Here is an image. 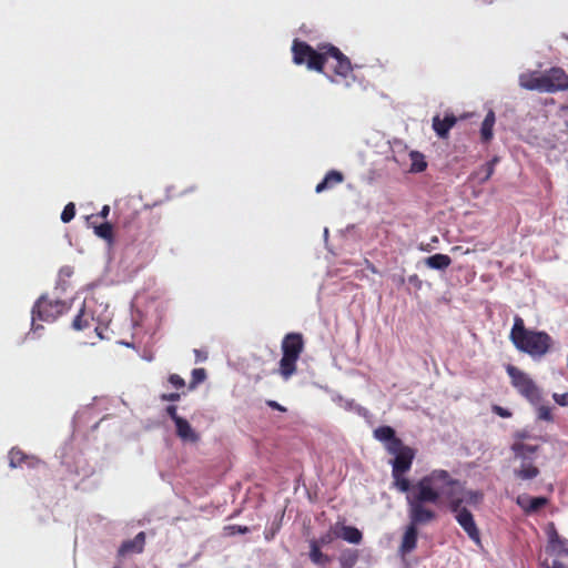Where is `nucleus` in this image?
Here are the masks:
<instances>
[{
	"label": "nucleus",
	"mask_w": 568,
	"mask_h": 568,
	"mask_svg": "<svg viewBox=\"0 0 568 568\" xmlns=\"http://www.w3.org/2000/svg\"><path fill=\"white\" fill-rule=\"evenodd\" d=\"M392 464L393 487L399 493L406 494V500L413 496H418L420 490L429 491L433 497H443V488L458 486L459 480L453 478L445 469H434L429 474L420 477L414 484L405 476L412 468L415 450L404 445L396 449Z\"/></svg>",
	"instance_id": "obj_1"
},
{
	"label": "nucleus",
	"mask_w": 568,
	"mask_h": 568,
	"mask_svg": "<svg viewBox=\"0 0 568 568\" xmlns=\"http://www.w3.org/2000/svg\"><path fill=\"white\" fill-rule=\"evenodd\" d=\"M443 497H433L429 491L420 490L418 496L406 500L409 523L405 528L399 546V552L405 556L410 554L417 546L418 527L435 521L438 517L432 506H438Z\"/></svg>",
	"instance_id": "obj_2"
},
{
	"label": "nucleus",
	"mask_w": 568,
	"mask_h": 568,
	"mask_svg": "<svg viewBox=\"0 0 568 568\" xmlns=\"http://www.w3.org/2000/svg\"><path fill=\"white\" fill-rule=\"evenodd\" d=\"M509 339L519 352L532 358L544 357L552 346V338L547 332L526 328L524 320L518 315L514 317Z\"/></svg>",
	"instance_id": "obj_3"
},
{
	"label": "nucleus",
	"mask_w": 568,
	"mask_h": 568,
	"mask_svg": "<svg viewBox=\"0 0 568 568\" xmlns=\"http://www.w3.org/2000/svg\"><path fill=\"white\" fill-rule=\"evenodd\" d=\"M519 84L526 90L556 93L568 90V74L559 67H552L542 73L525 72L519 75Z\"/></svg>",
	"instance_id": "obj_4"
},
{
	"label": "nucleus",
	"mask_w": 568,
	"mask_h": 568,
	"mask_svg": "<svg viewBox=\"0 0 568 568\" xmlns=\"http://www.w3.org/2000/svg\"><path fill=\"white\" fill-rule=\"evenodd\" d=\"M332 43H320L315 50L305 41L295 39L292 43L293 62L297 65L306 64L308 70L324 73L327 64V48Z\"/></svg>",
	"instance_id": "obj_5"
},
{
	"label": "nucleus",
	"mask_w": 568,
	"mask_h": 568,
	"mask_svg": "<svg viewBox=\"0 0 568 568\" xmlns=\"http://www.w3.org/2000/svg\"><path fill=\"white\" fill-rule=\"evenodd\" d=\"M282 358L278 363V374L283 379H290L297 371V361L304 351V338L301 333H288L281 344Z\"/></svg>",
	"instance_id": "obj_6"
},
{
	"label": "nucleus",
	"mask_w": 568,
	"mask_h": 568,
	"mask_svg": "<svg viewBox=\"0 0 568 568\" xmlns=\"http://www.w3.org/2000/svg\"><path fill=\"white\" fill-rule=\"evenodd\" d=\"M453 487L443 488V499L447 500L449 510L455 514V519L459 526L464 529L467 536L475 542H480V532L475 523L473 514L465 507H463L464 499L458 498L454 493ZM457 487H462V484Z\"/></svg>",
	"instance_id": "obj_7"
},
{
	"label": "nucleus",
	"mask_w": 568,
	"mask_h": 568,
	"mask_svg": "<svg viewBox=\"0 0 568 568\" xmlns=\"http://www.w3.org/2000/svg\"><path fill=\"white\" fill-rule=\"evenodd\" d=\"M71 308V303L59 297H50L49 295H41L32 307V327L38 329L42 327L37 324L40 322H53L59 316L63 315Z\"/></svg>",
	"instance_id": "obj_8"
},
{
	"label": "nucleus",
	"mask_w": 568,
	"mask_h": 568,
	"mask_svg": "<svg viewBox=\"0 0 568 568\" xmlns=\"http://www.w3.org/2000/svg\"><path fill=\"white\" fill-rule=\"evenodd\" d=\"M506 372L510 378L513 387L528 402L537 404L541 399V393L535 381L518 367L508 364Z\"/></svg>",
	"instance_id": "obj_9"
},
{
	"label": "nucleus",
	"mask_w": 568,
	"mask_h": 568,
	"mask_svg": "<svg viewBox=\"0 0 568 568\" xmlns=\"http://www.w3.org/2000/svg\"><path fill=\"white\" fill-rule=\"evenodd\" d=\"M326 53L327 62L329 60L333 61L329 65L332 74H327L332 82L338 83L342 80H347L349 77L354 78L351 60L337 47L331 44Z\"/></svg>",
	"instance_id": "obj_10"
},
{
	"label": "nucleus",
	"mask_w": 568,
	"mask_h": 568,
	"mask_svg": "<svg viewBox=\"0 0 568 568\" xmlns=\"http://www.w3.org/2000/svg\"><path fill=\"white\" fill-rule=\"evenodd\" d=\"M545 532L547 536L546 552L555 557H568V539L559 535L552 521L546 525Z\"/></svg>",
	"instance_id": "obj_11"
},
{
	"label": "nucleus",
	"mask_w": 568,
	"mask_h": 568,
	"mask_svg": "<svg viewBox=\"0 0 568 568\" xmlns=\"http://www.w3.org/2000/svg\"><path fill=\"white\" fill-rule=\"evenodd\" d=\"M374 438L383 443L387 453H395L402 446L403 440L396 436L390 426H379L373 432Z\"/></svg>",
	"instance_id": "obj_12"
},
{
	"label": "nucleus",
	"mask_w": 568,
	"mask_h": 568,
	"mask_svg": "<svg viewBox=\"0 0 568 568\" xmlns=\"http://www.w3.org/2000/svg\"><path fill=\"white\" fill-rule=\"evenodd\" d=\"M145 545V532L140 531L133 539H129L122 542L118 550L120 557H124L129 554H141Z\"/></svg>",
	"instance_id": "obj_13"
},
{
	"label": "nucleus",
	"mask_w": 568,
	"mask_h": 568,
	"mask_svg": "<svg viewBox=\"0 0 568 568\" xmlns=\"http://www.w3.org/2000/svg\"><path fill=\"white\" fill-rule=\"evenodd\" d=\"M175 430L176 435L183 442L197 443L200 440L199 434L192 428L185 418H176Z\"/></svg>",
	"instance_id": "obj_14"
},
{
	"label": "nucleus",
	"mask_w": 568,
	"mask_h": 568,
	"mask_svg": "<svg viewBox=\"0 0 568 568\" xmlns=\"http://www.w3.org/2000/svg\"><path fill=\"white\" fill-rule=\"evenodd\" d=\"M23 464H26L28 467H36L38 464H40V460L38 458L31 457L26 455L20 449H11L9 452V465L12 468L21 467Z\"/></svg>",
	"instance_id": "obj_15"
},
{
	"label": "nucleus",
	"mask_w": 568,
	"mask_h": 568,
	"mask_svg": "<svg viewBox=\"0 0 568 568\" xmlns=\"http://www.w3.org/2000/svg\"><path fill=\"white\" fill-rule=\"evenodd\" d=\"M456 122L457 119L454 114H447L444 119L436 115L433 118V129L439 138H446Z\"/></svg>",
	"instance_id": "obj_16"
},
{
	"label": "nucleus",
	"mask_w": 568,
	"mask_h": 568,
	"mask_svg": "<svg viewBox=\"0 0 568 568\" xmlns=\"http://www.w3.org/2000/svg\"><path fill=\"white\" fill-rule=\"evenodd\" d=\"M344 181V175L342 172L336 170L328 171L324 179L316 185L315 192L322 193L326 190L334 187L335 185L342 183Z\"/></svg>",
	"instance_id": "obj_17"
},
{
	"label": "nucleus",
	"mask_w": 568,
	"mask_h": 568,
	"mask_svg": "<svg viewBox=\"0 0 568 568\" xmlns=\"http://www.w3.org/2000/svg\"><path fill=\"white\" fill-rule=\"evenodd\" d=\"M499 162L498 156H494L490 161L478 168L474 173L473 178L478 181L479 184L486 183L495 172V166Z\"/></svg>",
	"instance_id": "obj_18"
},
{
	"label": "nucleus",
	"mask_w": 568,
	"mask_h": 568,
	"mask_svg": "<svg viewBox=\"0 0 568 568\" xmlns=\"http://www.w3.org/2000/svg\"><path fill=\"white\" fill-rule=\"evenodd\" d=\"M496 122L495 112L489 110L481 123L480 140L483 143H488L494 136V125Z\"/></svg>",
	"instance_id": "obj_19"
},
{
	"label": "nucleus",
	"mask_w": 568,
	"mask_h": 568,
	"mask_svg": "<svg viewBox=\"0 0 568 568\" xmlns=\"http://www.w3.org/2000/svg\"><path fill=\"white\" fill-rule=\"evenodd\" d=\"M92 322V314L85 310L84 305H82V307L79 310L78 314L73 318L71 326L75 331H83L85 328L91 327Z\"/></svg>",
	"instance_id": "obj_20"
},
{
	"label": "nucleus",
	"mask_w": 568,
	"mask_h": 568,
	"mask_svg": "<svg viewBox=\"0 0 568 568\" xmlns=\"http://www.w3.org/2000/svg\"><path fill=\"white\" fill-rule=\"evenodd\" d=\"M336 536L347 542L355 545L359 544L363 539L362 531L354 526H342L339 532H337Z\"/></svg>",
	"instance_id": "obj_21"
},
{
	"label": "nucleus",
	"mask_w": 568,
	"mask_h": 568,
	"mask_svg": "<svg viewBox=\"0 0 568 568\" xmlns=\"http://www.w3.org/2000/svg\"><path fill=\"white\" fill-rule=\"evenodd\" d=\"M511 450L515 454L516 458H519L521 460H527L530 458L532 454H535L538 450V446L536 445H527L523 442H515L511 445Z\"/></svg>",
	"instance_id": "obj_22"
},
{
	"label": "nucleus",
	"mask_w": 568,
	"mask_h": 568,
	"mask_svg": "<svg viewBox=\"0 0 568 568\" xmlns=\"http://www.w3.org/2000/svg\"><path fill=\"white\" fill-rule=\"evenodd\" d=\"M425 264L433 270H446L452 264V258L442 253L426 257Z\"/></svg>",
	"instance_id": "obj_23"
},
{
	"label": "nucleus",
	"mask_w": 568,
	"mask_h": 568,
	"mask_svg": "<svg viewBox=\"0 0 568 568\" xmlns=\"http://www.w3.org/2000/svg\"><path fill=\"white\" fill-rule=\"evenodd\" d=\"M538 467L534 466L530 463H526V460H523L521 466L515 470V476L517 478H520L523 480L534 479L539 475Z\"/></svg>",
	"instance_id": "obj_24"
},
{
	"label": "nucleus",
	"mask_w": 568,
	"mask_h": 568,
	"mask_svg": "<svg viewBox=\"0 0 568 568\" xmlns=\"http://www.w3.org/2000/svg\"><path fill=\"white\" fill-rule=\"evenodd\" d=\"M455 488L456 487L453 488L454 493L458 498L464 499V504L469 506H478L484 500V493L480 490H462V496H458Z\"/></svg>",
	"instance_id": "obj_25"
},
{
	"label": "nucleus",
	"mask_w": 568,
	"mask_h": 568,
	"mask_svg": "<svg viewBox=\"0 0 568 568\" xmlns=\"http://www.w3.org/2000/svg\"><path fill=\"white\" fill-rule=\"evenodd\" d=\"M310 559L313 564L318 566H324L331 562V557L323 554L321 547H318L315 542H310Z\"/></svg>",
	"instance_id": "obj_26"
},
{
	"label": "nucleus",
	"mask_w": 568,
	"mask_h": 568,
	"mask_svg": "<svg viewBox=\"0 0 568 568\" xmlns=\"http://www.w3.org/2000/svg\"><path fill=\"white\" fill-rule=\"evenodd\" d=\"M358 551L355 549H345L339 555L341 568H353L358 561Z\"/></svg>",
	"instance_id": "obj_27"
},
{
	"label": "nucleus",
	"mask_w": 568,
	"mask_h": 568,
	"mask_svg": "<svg viewBox=\"0 0 568 568\" xmlns=\"http://www.w3.org/2000/svg\"><path fill=\"white\" fill-rule=\"evenodd\" d=\"M409 158L412 160L410 171L415 173H419L426 170L427 162L425 161V156L418 151H412L409 153Z\"/></svg>",
	"instance_id": "obj_28"
},
{
	"label": "nucleus",
	"mask_w": 568,
	"mask_h": 568,
	"mask_svg": "<svg viewBox=\"0 0 568 568\" xmlns=\"http://www.w3.org/2000/svg\"><path fill=\"white\" fill-rule=\"evenodd\" d=\"M518 505H520L525 511L535 513L542 508L547 503L546 497H531L528 500V505H524L520 499L517 500Z\"/></svg>",
	"instance_id": "obj_29"
},
{
	"label": "nucleus",
	"mask_w": 568,
	"mask_h": 568,
	"mask_svg": "<svg viewBox=\"0 0 568 568\" xmlns=\"http://www.w3.org/2000/svg\"><path fill=\"white\" fill-rule=\"evenodd\" d=\"M94 233L97 236L108 241L110 244L113 242V227L109 222L95 226Z\"/></svg>",
	"instance_id": "obj_30"
},
{
	"label": "nucleus",
	"mask_w": 568,
	"mask_h": 568,
	"mask_svg": "<svg viewBox=\"0 0 568 568\" xmlns=\"http://www.w3.org/2000/svg\"><path fill=\"white\" fill-rule=\"evenodd\" d=\"M206 378V371L204 368H194L192 371V378L189 384L190 389H194L199 384L203 383Z\"/></svg>",
	"instance_id": "obj_31"
},
{
	"label": "nucleus",
	"mask_w": 568,
	"mask_h": 568,
	"mask_svg": "<svg viewBox=\"0 0 568 568\" xmlns=\"http://www.w3.org/2000/svg\"><path fill=\"white\" fill-rule=\"evenodd\" d=\"M336 534V531H333L331 529L327 532L323 534L318 539H313L310 542H315L318 547L322 548L323 546L331 544L335 539V537H337Z\"/></svg>",
	"instance_id": "obj_32"
},
{
	"label": "nucleus",
	"mask_w": 568,
	"mask_h": 568,
	"mask_svg": "<svg viewBox=\"0 0 568 568\" xmlns=\"http://www.w3.org/2000/svg\"><path fill=\"white\" fill-rule=\"evenodd\" d=\"M74 215H75V205H74V203L70 202L64 206V209L61 213V221L63 223H69L71 220H73Z\"/></svg>",
	"instance_id": "obj_33"
},
{
	"label": "nucleus",
	"mask_w": 568,
	"mask_h": 568,
	"mask_svg": "<svg viewBox=\"0 0 568 568\" xmlns=\"http://www.w3.org/2000/svg\"><path fill=\"white\" fill-rule=\"evenodd\" d=\"M250 528L247 526L241 525H229L224 527V532L226 536H234L235 534H247Z\"/></svg>",
	"instance_id": "obj_34"
},
{
	"label": "nucleus",
	"mask_w": 568,
	"mask_h": 568,
	"mask_svg": "<svg viewBox=\"0 0 568 568\" xmlns=\"http://www.w3.org/2000/svg\"><path fill=\"white\" fill-rule=\"evenodd\" d=\"M538 418L546 420V422H552L554 417H552L551 408L548 406H540L538 408Z\"/></svg>",
	"instance_id": "obj_35"
},
{
	"label": "nucleus",
	"mask_w": 568,
	"mask_h": 568,
	"mask_svg": "<svg viewBox=\"0 0 568 568\" xmlns=\"http://www.w3.org/2000/svg\"><path fill=\"white\" fill-rule=\"evenodd\" d=\"M281 520L280 519L277 523H273L271 528L265 530L264 532V537L267 541L272 540L274 538V536L278 532V530L281 529Z\"/></svg>",
	"instance_id": "obj_36"
},
{
	"label": "nucleus",
	"mask_w": 568,
	"mask_h": 568,
	"mask_svg": "<svg viewBox=\"0 0 568 568\" xmlns=\"http://www.w3.org/2000/svg\"><path fill=\"white\" fill-rule=\"evenodd\" d=\"M169 382L175 387V388H182L185 386L184 379L178 375V374H171L169 376Z\"/></svg>",
	"instance_id": "obj_37"
},
{
	"label": "nucleus",
	"mask_w": 568,
	"mask_h": 568,
	"mask_svg": "<svg viewBox=\"0 0 568 568\" xmlns=\"http://www.w3.org/2000/svg\"><path fill=\"white\" fill-rule=\"evenodd\" d=\"M554 400L560 406H568V393L552 395Z\"/></svg>",
	"instance_id": "obj_38"
},
{
	"label": "nucleus",
	"mask_w": 568,
	"mask_h": 568,
	"mask_svg": "<svg viewBox=\"0 0 568 568\" xmlns=\"http://www.w3.org/2000/svg\"><path fill=\"white\" fill-rule=\"evenodd\" d=\"M541 566L544 568H568V565H565L564 562L554 559L551 562H548V560H545L541 562Z\"/></svg>",
	"instance_id": "obj_39"
},
{
	"label": "nucleus",
	"mask_w": 568,
	"mask_h": 568,
	"mask_svg": "<svg viewBox=\"0 0 568 568\" xmlns=\"http://www.w3.org/2000/svg\"><path fill=\"white\" fill-rule=\"evenodd\" d=\"M493 412L503 418H509L511 416V413L507 408L498 405L493 406Z\"/></svg>",
	"instance_id": "obj_40"
},
{
	"label": "nucleus",
	"mask_w": 568,
	"mask_h": 568,
	"mask_svg": "<svg viewBox=\"0 0 568 568\" xmlns=\"http://www.w3.org/2000/svg\"><path fill=\"white\" fill-rule=\"evenodd\" d=\"M166 414L171 417V419L174 422V424L176 423V418H182L181 416L178 415V409H176V406L174 405H170L166 407Z\"/></svg>",
	"instance_id": "obj_41"
},
{
	"label": "nucleus",
	"mask_w": 568,
	"mask_h": 568,
	"mask_svg": "<svg viewBox=\"0 0 568 568\" xmlns=\"http://www.w3.org/2000/svg\"><path fill=\"white\" fill-rule=\"evenodd\" d=\"M181 395L179 393L162 394L161 399L165 402H178Z\"/></svg>",
	"instance_id": "obj_42"
},
{
	"label": "nucleus",
	"mask_w": 568,
	"mask_h": 568,
	"mask_svg": "<svg viewBox=\"0 0 568 568\" xmlns=\"http://www.w3.org/2000/svg\"><path fill=\"white\" fill-rule=\"evenodd\" d=\"M72 274H73V268L71 266H64L59 272L60 277H71Z\"/></svg>",
	"instance_id": "obj_43"
},
{
	"label": "nucleus",
	"mask_w": 568,
	"mask_h": 568,
	"mask_svg": "<svg viewBox=\"0 0 568 568\" xmlns=\"http://www.w3.org/2000/svg\"><path fill=\"white\" fill-rule=\"evenodd\" d=\"M266 404H267V406H270L273 409H276V410H280V412H285L286 410L285 407H283L281 404H278L275 400H267Z\"/></svg>",
	"instance_id": "obj_44"
},
{
	"label": "nucleus",
	"mask_w": 568,
	"mask_h": 568,
	"mask_svg": "<svg viewBox=\"0 0 568 568\" xmlns=\"http://www.w3.org/2000/svg\"><path fill=\"white\" fill-rule=\"evenodd\" d=\"M366 270H368L373 274H379L378 268L368 260H365Z\"/></svg>",
	"instance_id": "obj_45"
},
{
	"label": "nucleus",
	"mask_w": 568,
	"mask_h": 568,
	"mask_svg": "<svg viewBox=\"0 0 568 568\" xmlns=\"http://www.w3.org/2000/svg\"><path fill=\"white\" fill-rule=\"evenodd\" d=\"M109 213H110V206L103 205L101 211L98 213V216H100L102 219H106L109 216Z\"/></svg>",
	"instance_id": "obj_46"
},
{
	"label": "nucleus",
	"mask_w": 568,
	"mask_h": 568,
	"mask_svg": "<svg viewBox=\"0 0 568 568\" xmlns=\"http://www.w3.org/2000/svg\"><path fill=\"white\" fill-rule=\"evenodd\" d=\"M194 353L196 355L197 361H205L206 359V355H202L201 351L195 349Z\"/></svg>",
	"instance_id": "obj_47"
},
{
	"label": "nucleus",
	"mask_w": 568,
	"mask_h": 568,
	"mask_svg": "<svg viewBox=\"0 0 568 568\" xmlns=\"http://www.w3.org/2000/svg\"><path fill=\"white\" fill-rule=\"evenodd\" d=\"M408 280L410 283H419L420 282L418 278V275H416V274L410 275Z\"/></svg>",
	"instance_id": "obj_48"
},
{
	"label": "nucleus",
	"mask_w": 568,
	"mask_h": 568,
	"mask_svg": "<svg viewBox=\"0 0 568 568\" xmlns=\"http://www.w3.org/2000/svg\"><path fill=\"white\" fill-rule=\"evenodd\" d=\"M517 437L520 439H525V438H528V435L526 433H518Z\"/></svg>",
	"instance_id": "obj_49"
}]
</instances>
